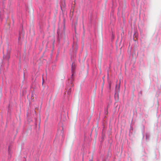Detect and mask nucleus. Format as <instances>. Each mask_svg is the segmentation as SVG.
I'll return each mask as SVG.
<instances>
[{
  "mask_svg": "<svg viewBox=\"0 0 161 161\" xmlns=\"http://www.w3.org/2000/svg\"><path fill=\"white\" fill-rule=\"evenodd\" d=\"M73 75H74V74L73 73L72 74V75H71V77H70V80H73Z\"/></svg>",
  "mask_w": 161,
  "mask_h": 161,
  "instance_id": "obj_2",
  "label": "nucleus"
},
{
  "mask_svg": "<svg viewBox=\"0 0 161 161\" xmlns=\"http://www.w3.org/2000/svg\"><path fill=\"white\" fill-rule=\"evenodd\" d=\"M68 93L69 94H70V91H69L68 92Z\"/></svg>",
  "mask_w": 161,
  "mask_h": 161,
  "instance_id": "obj_4",
  "label": "nucleus"
},
{
  "mask_svg": "<svg viewBox=\"0 0 161 161\" xmlns=\"http://www.w3.org/2000/svg\"><path fill=\"white\" fill-rule=\"evenodd\" d=\"M8 153L9 154H10V147H8Z\"/></svg>",
  "mask_w": 161,
  "mask_h": 161,
  "instance_id": "obj_3",
  "label": "nucleus"
},
{
  "mask_svg": "<svg viewBox=\"0 0 161 161\" xmlns=\"http://www.w3.org/2000/svg\"><path fill=\"white\" fill-rule=\"evenodd\" d=\"M75 64L74 63H73L71 66L72 71L73 72V71L74 70L75 67Z\"/></svg>",
  "mask_w": 161,
  "mask_h": 161,
  "instance_id": "obj_1",
  "label": "nucleus"
}]
</instances>
